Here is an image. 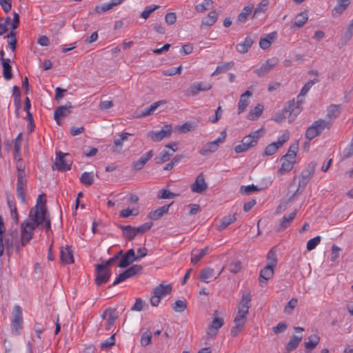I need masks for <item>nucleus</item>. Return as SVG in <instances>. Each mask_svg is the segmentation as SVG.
<instances>
[{
    "mask_svg": "<svg viewBox=\"0 0 353 353\" xmlns=\"http://www.w3.org/2000/svg\"><path fill=\"white\" fill-rule=\"evenodd\" d=\"M223 325V319L219 317H214L208 328L207 334L210 337L216 335L218 330Z\"/></svg>",
    "mask_w": 353,
    "mask_h": 353,
    "instance_id": "5701e85b",
    "label": "nucleus"
},
{
    "mask_svg": "<svg viewBox=\"0 0 353 353\" xmlns=\"http://www.w3.org/2000/svg\"><path fill=\"white\" fill-rule=\"evenodd\" d=\"M119 228L123 230V236L128 241H132L137 234L134 228L131 225H120Z\"/></svg>",
    "mask_w": 353,
    "mask_h": 353,
    "instance_id": "473e14b6",
    "label": "nucleus"
},
{
    "mask_svg": "<svg viewBox=\"0 0 353 353\" xmlns=\"http://www.w3.org/2000/svg\"><path fill=\"white\" fill-rule=\"evenodd\" d=\"M177 143H172L165 146L164 150L161 152L159 157L155 158L157 163H163L170 160V157L177 150Z\"/></svg>",
    "mask_w": 353,
    "mask_h": 353,
    "instance_id": "9d476101",
    "label": "nucleus"
},
{
    "mask_svg": "<svg viewBox=\"0 0 353 353\" xmlns=\"http://www.w3.org/2000/svg\"><path fill=\"white\" fill-rule=\"evenodd\" d=\"M182 66L179 65L177 68H171L163 72L165 76H173L175 74H180L181 72Z\"/></svg>",
    "mask_w": 353,
    "mask_h": 353,
    "instance_id": "338daca9",
    "label": "nucleus"
},
{
    "mask_svg": "<svg viewBox=\"0 0 353 353\" xmlns=\"http://www.w3.org/2000/svg\"><path fill=\"white\" fill-rule=\"evenodd\" d=\"M303 103L302 99H298L296 102L294 100L290 101L288 103L287 105L284 107L283 110L287 114L290 116L294 114L296 116L301 112L300 105Z\"/></svg>",
    "mask_w": 353,
    "mask_h": 353,
    "instance_id": "412c9836",
    "label": "nucleus"
},
{
    "mask_svg": "<svg viewBox=\"0 0 353 353\" xmlns=\"http://www.w3.org/2000/svg\"><path fill=\"white\" fill-rule=\"evenodd\" d=\"M8 205L10 210V216L12 219L15 223H17L19 221V216L15 203L12 201L8 199Z\"/></svg>",
    "mask_w": 353,
    "mask_h": 353,
    "instance_id": "6e6d98bb",
    "label": "nucleus"
},
{
    "mask_svg": "<svg viewBox=\"0 0 353 353\" xmlns=\"http://www.w3.org/2000/svg\"><path fill=\"white\" fill-rule=\"evenodd\" d=\"M80 181L87 186L91 185L94 182V174L88 172H83L80 177Z\"/></svg>",
    "mask_w": 353,
    "mask_h": 353,
    "instance_id": "a18cd8bd",
    "label": "nucleus"
},
{
    "mask_svg": "<svg viewBox=\"0 0 353 353\" xmlns=\"http://www.w3.org/2000/svg\"><path fill=\"white\" fill-rule=\"evenodd\" d=\"M159 8V6H150L145 8V10L141 12V17L143 19H148L150 15L155 11L157 9Z\"/></svg>",
    "mask_w": 353,
    "mask_h": 353,
    "instance_id": "0e129e2a",
    "label": "nucleus"
},
{
    "mask_svg": "<svg viewBox=\"0 0 353 353\" xmlns=\"http://www.w3.org/2000/svg\"><path fill=\"white\" fill-rule=\"evenodd\" d=\"M187 307V305L184 301L178 300L174 303L172 308L176 312H182Z\"/></svg>",
    "mask_w": 353,
    "mask_h": 353,
    "instance_id": "e2e57ef3",
    "label": "nucleus"
},
{
    "mask_svg": "<svg viewBox=\"0 0 353 353\" xmlns=\"http://www.w3.org/2000/svg\"><path fill=\"white\" fill-rule=\"evenodd\" d=\"M321 241V236H316L311 239H310L307 243V249L310 251L314 250Z\"/></svg>",
    "mask_w": 353,
    "mask_h": 353,
    "instance_id": "052dcab7",
    "label": "nucleus"
},
{
    "mask_svg": "<svg viewBox=\"0 0 353 353\" xmlns=\"http://www.w3.org/2000/svg\"><path fill=\"white\" fill-rule=\"evenodd\" d=\"M170 205H165L163 206H161L159 208H157L155 210L151 211L149 214V218L152 220H158L160 218H161L165 214L168 213L170 206Z\"/></svg>",
    "mask_w": 353,
    "mask_h": 353,
    "instance_id": "bb28decb",
    "label": "nucleus"
},
{
    "mask_svg": "<svg viewBox=\"0 0 353 353\" xmlns=\"http://www.w3.org/2000/svg\"><path fill=\"white\" fill-rule=\"evenodd\" d=\"M259 138V131H256L252 134H250L249 135L245 137L241 140V142L244 143L245 145L250 149L257 143Z\"/></svg>",
    "mask_w": 353,
    "mask_h": 353,
    "instance_id": "c756f323",
    "label": "nucleus"
},
{
    "mask_svg": "<svg viewBox=\"0 0 353 353\" xmlns=\"http://www.w3.org/2000/svg\"><path fill=\"white\" fill-rule=\"evenodd\" d=\"M43 196H44L43 194L39 195L38 196L37 200V205L34 208H32L30 210V214H29V218L32 217V214H35L36 212H38V213L39 214L41 209H43L45 211H47L46 208V201L44 199H43Z\"/></svg>",
    "mask_w": 353,
    "mask_h": 353,
    "instance_id": "f704fd0d",
    "label": "nucleus"
},
{
    "mask_svg": "<svg viewBox=\"0 0 353 353\" xmlns=\"http://www.w3.org/2000/svg\"><path fill=\"white\" fill-rule=\"evenodd\" d=\"M252 8V6H245L243 11L239 14L237 21L240 23L245 22L248 17L251 14Z\"/></svg>",
    "mask_w": 353,
    "mask_h": 353,
    "instance_id": "603ef678",
    "label": "nucleus"
},
{
    "mask_svg": "<svg viewBox=\"0 0 353 353\" xmlns=\"http://www.w3.org/2000/svg\"><path fill=\"white\" fill-rule=\"evenodd\" d=\"M252 300V296L250 292H244L241 296V301L238 306V310H241V313H245V312H249V309L250 308V302Z\"/></svg>",
    "mask_w": 353,
    "mask_h": 353,
    "instance_id": "393cba45",
    "label": "nucleus"
},
{
    "mask_svg": "<svg viewBox=\"0 0 353 353\" xmlns=\"http://www.w3.org/2000/svg\"><path fill=\"white\" fill-rule=\"evenodd\" d=\"M279 148L276 145V143L273 142L269 144L265 149L263 155L265 156H270L274 154Z\"/></svg>",
    "mask_w": 353,
    "mask_h": 353,
    "instance_id": "bf43d9fd",
    "label": "nucleus"
},
{
    "mask_svg": "<svg viewBox=\"0 0 353 353\" xmlns=\"http://www.w3.org/2000/svg\"><path fill=\"white\" fill-rule=\"evenodd\" d=\"M103 319H107V325L105 329L109 330L114 324L116 319H118V312L114 308L106 309L101 315Z\"/></svg>",
    "mask_w": 353,
    "mask_h": 353,
    "instance_id": "a211bd4d",
    "label": "nucleus"
},
{
    "mask_svg": "<svg viewBox=\"0 0 353 353\" xmlns=\"http://www.w3.org/2000/svg\"><path fill=\"white\" fill-rule=\"evenodd\" d=\"M212 88V85L206 82H194L190 85L187 90L189 96H196L201 91H208Z\"/></svg>",
    "mask_w": 353,
    "mask_h": 353,
    "instance_id": "4468645a",
    "label": "nucleus"
},
{
    "mask_svg": "<svg viewBox=\"0 0 353 353\" xmlns=\"http://www.w3.org/2000/svg\"><path fill=\"white\" fill-rule=\"evenodd\" d=\"M2 65L3 69V77L6 80H10L12 78V68L10 65V59L2 58Z\"/></svg>",
    "mask_w": 353,
    "mask_h": 353,
    "instance_id": "4c0bfd02",
    "label": "nucleus"
},
{
    "mask_svg": "<svg viewBox=\"0 0 353 353\" xmlns=\"http://www.w3.org/2000/svg\"><path fill=\"white\" fill-rule=\"evenodd\" d=\"M279 63V59L276 57H272L268 59L265 63H263L259 68L254 70V72L259 77H263L268 74L273 67Z\"/></svg>",
    "mask_w": 353,
    "mask_h": 353,
    "instance_id": "ddd939ff",
    "label": "nucleus"
},
{
    "mask_svg": "<svg viewBox=\"0 0 353 353\" xmlns=\"http://www.w3.org/2000/svg\"><path fill=\"white\" fill-rule=\"evenodd\" d=\"M72 108L71 103L68 102L67 105H61L56 109L54 112V119L58 125L61 124L60 119L66 117L72 112Z\"/></svg>",
    "mask_w": 353,
    "mask_h": 353,
    "instance_id": "f3484780",
    "label": "nucleus"
},
{
    "mask_svg": "<svg viewBox=\"0 0 353 353\" xmlns=\"http://www.w3.org/2000/svg\"><path fill=\"white\" fill-rule=\"evenodd\" d=\"M252 96V92L249 90H246L240 97V99L238 103V113L241 114L243 112L250 104L249 97Z\"/></svg>",
    "mask_w": 353,
    "mask_h": 353,
    "instance_id": "a878e982",
    "label": "nucleus"
},
{
    "mask_svg": "<svg viewBox=\"0 0 353 353\" xmlns=\"http://www.w3.org/2000/svg\"><path fill=\"white\" fill-rule=\"evenodd\" d=\"M152 339V333L150 331L148 330L143 332L141 337V343L143 346H147L151 342Z\"/></svg>",
    "mask_w": 353,
    "mask_h": 353,
    "instance_id": "680f3d73",
    "label": "nucleus"
},
{
    "mask_svg": "<svg viewBox=\"0 0 353 353\" xmlns=\"http://www.w3.org/2000/svg\"><path fill=\"white\" fill-rule=\"evenodd\" d=\"M297 210H295L288 215L284 216L280 222V227L283 229L287 228L295 218Z\"/></svg>",
    "mask_w": 353,
    "mask_h": 353,
    "instance_id": "58836bf2",
    "label": "nucleus"
},
{
    "mask_svg": "<svg viewBox=\"0 0 353 353\" xmlns=\"http://www.w3.org/2000/svg\"><path fill=\"white\" fill-rule=\"evenodd\" d=\"M132 134L128 132L122 133L120 135V138L115 139L114 141V145L116 147H119L120 148L123 146V143L128 139V136H132Z\"/></svg>",
    "mask_w": 353,
    "mask_h": 353,
    "instance_id": "13d9d810",
    "label": "nucleus"
},
{
    "mask_svg": "<svg viewBox=\"0 0 353 353\" xmlns=\"http://www.w3.org/2000/svg\"><path fill=\"white\" fill-rule=\"evenodd\" d=\"M69 158V154L63 153L61 151L57 152L54 162L57 170L60 172H65L70 170L72 163Z\"/></svg>",
    "mask_w": 353,
    "mask_h": 353,
    "instance_id": "6e6552de",
    "label": "nucleus"
},
{
    "mask_svg": "<svg viewBox=\"0 0 353 353\" xmlns=\"http://www.w3.org/2000/svg\"><path fill=\"white\" fill-rule=\"evenodd\" d=\"M129 278H131L130 274L128 273L126 270H125L116 278L115 281L113 282L112 285L115 286Z\"/></svg>",
    "mask_w": 353,
    "mask_h": 353,
    "instance_id": "69168bd1",
    "label": "nucleus"
},
{
    "mask_svg": "<svg viewBox=\"0 0 353 353\" xmlns=\"http://www.w3.org/2000/svg\"><path fill=\"white\" fill-rule=\"evenodd\" d=\"M172 126L170 125H164L161 130L150 131L148 136L150 137L152 141L158 142L165 138H168L172 134Z\"/></svg>",
    "mask_w": 353,
    "mask_h": 353,
    "instance_id": "9b49d317",
    "label": "nucleus"
},
{
    "mask_svg": "<svg viewBox=\"0 0 353 353\" xmlns=\"http://www.w3.org/2000/svg\"><path fill=\"white\" fill-rule=\"evenodd\" d=\"M233 66L234 62L232 61L222 63L216 67L215 71L212 73V75L223 73L231 69Z\"/></svg>",
    "mask_w": 353,
    "mask_h": 353,
    "instance_id": "49530a36",
    "label": "nucleus"
},
{
    "mask_svg": "<svg viewBox=\"0 0 353 353\" xmlns=\"http://www.w3.org/2000/svg\"><path fill=\"white\" fill-rule=\"evenodd\" d=\"M37 228V223H34L30 218L28 220L24 221L21 225V237L20 243L23 247L26 246L30 241L33 238L34 230Z\"/></svg>",
    "mask_w": 353,
    "mask_h": 353,
    "instance_id": "7ed1b4c3",
    "label": "nucleus"
},
{
    "mask_svg": "<svg viewBox=\"0 0 353 353\" xmlns=\"http://www.w3.org/2000/svg\"><path fill=\"white\" fill-rule=\"evenodd\" d=\"M353 35V19L351 21L350 23L348 25V27L345 32L343 36L341 37V41L343 44L347 43L352 38Z\"/></svg>",
    "mask_w": 353,
    "mask_h": 353,
    "instance_id": "09e8293b",
    "label": "nucleus"
},
{
    "mask_svg": "<svg viewBox=\"0 0 353 353\" xmlns=\"http://www.w3.org/2000/svg\"><path fill=\"white\" fill-rule=\"evenodd\" d=\"M217 18L216 11L210 12L207 17L203 19L201 24L205 26H211L216 23Z\"/></svg>",
    "mask_w": 353,
    "mask_h": 353,
    "instance_id": "ea45409f",
    "label": "nucleus"
},
{
    "mask_svg": "<svg viewBox=\"0 0 353 353\" xmlns=\"http://www.w3.org/2000/svg\"><path fill=\"white\" fill-rule=\"evenodd\" d=\"M214 271L213 269L210 268H206L201 270L199 279L205 283H208V279L214 277Z\"/></svg>",
    "mask_w": 353,
    "mask_h": 353,
    "instance_id": "79ce46f5",
    "label": "nucleus"
},
{
    "mask_svg": "<svg viewBox=\"0 0 353 353\" xmlns=\"http://www.w3.org/2000/svg\"><path fill=\"white\" fill-rule=\"evenodd\" d=\"M208 248L204 249L193 250L191 252V263L196 264L208 252Z\"/></svg>",
    "mask_w": 353,
    "mask_h": 353,
    "instance_id": "2f4dec72",
    "label": "nucleus"
},
{
    "mask_svg": "<svg viewBox=\"0 0 353 353\" xmlns=\"http://www.w3.org/2000/svg\"><path fill=\"white\" fill-rule=\"evenodd\" d=\"M23 323L22 310L19 305H14L12 311V328L18 332L21 329Z\"/></svg>",
    "mask_w": 353,
    "mask_h": 353,
    "instance_id": "2eb2a0df",
    "label": "nucleus"
},
{
    "mask_svg": "<svg viewBox=\"0 0 353 353\" xmlns=\"http://www.w3.org/2000/svg\"><path fill=\"white\" fill-rule=\"evenodd\" d=\"M171 290L172 286L170 284L164 285L161 283L153 289L152 296L150 298L151 305L154 307H157L159 304L161 299L167 294H169Z\"/></svg>",
    "mask_w": 353,
    "mask_h": 353,
    "instance_id": "423d86ee",
    "label": "nucleus"
},
{
    "mask_svg": "<svg viewBox=\"0 0 353 353\" xmlns=\"http://www.w3.org/2000/svg\"><path fill=\"white\" fill-rule=\"evenodd\" d=\"M263 110V105L261 104H258L253 109H252L248 114V119L250 120H256L258 119L262 114Z\"/></svg>",
    "mask_w": 353,
    "mask_h": 353,
    "instance_id": "a19ab883",
    "label": "nucleus"
},
{
    "mask_svg": "<svg viewBox=\"0 0 353 353\" xmlns=\"http://www.w3.org/2000/svg\"><path fill=\"white\" fill-rule=\"evenodd\" d=\"M27 181L25 176H17V198L21 200L22 203L26 202V189Z\"/></svg>",
    "mask_w": 353,
    "mask_h": 353,
    "instance_id": "dca6fc26",
    "label": "nucleus"
},
{
    "mask_svg": "<svg viewBox=\"0 0 353 353\" xmlns=\"http://www.w3.org/2000/svg\"><path fill=\"white\" fill-rule=\"evenodd\" d=\"M274 267L270 265H265L260 272L259 275V285L263 287L265 285V281L270 279L274 275Z\"/></svg>",
    "mask_w": 353,
    "mask_h": 353,
    "instance_id": "aec40b11",
    "label": "nucleus"
},
{
    "mask_svg": "<svg viewBox=\"0 0 353 353\" xmlns=\"http://www.w3.org/2000/svg\"><path fill=\"white\" fill-rule=\"evenodd\" d=\"M39 212V214L38 212L32 214V217L30 219L34 221V223H37V227H39L41 230L45 227L46 232L48 233L51 230V225L48 211L41 209Z\"/></svg>",
    "mask_w": 353,
    "mask_h": 353,
    "instance_id": "39448f33",
    "label": "nucleus"
},
{
    "mask_svg": "<svg viewBox=\"0 0 353 353\" xmlns=\"http://www.w3.org/2000/svg\"><path fill=\"white\" fill-rule=\"evenodd\" d=\"M308 19L307 13L306 11L302 12L298 14L296 17L294 22L293 23V27L301 28L307 22Z\"/></svg>",
    "mask_w": 353,
    "mask_h": 353,
    "instance_id": "e433bc0d",
    "label": "nucleus"
},
{
    "mask_svg": "<svg viewBox=\"0 0 353 353\" xmlns=\"http://www.w3.org/2000/svg\"><path fill=\"white\" fill-rule=\"evenodd\" d=\"M152 226V223L148 222V223H143V225H141L137 228H134V229L137 232V234H138L139 233L143 234V233L147 232L148 230H149Z\"/></svg>",
    "mask_w": 353,
    "mask_h": 353,
    "instance_id": "774afa93",
    "label": "nucleus"
},
{
    "mask_svg": "<svg viewBox=\"0 0 353 353\" xmlns=\"http://www.w3.org/2000/svg\"><path fill=\"white\" fill-rule=\"evenodd\" d=\"M2 239L4 250L6 249L8 256H10L14 250L17 252H20L22 246L21 245L19 233L17 230H8L2 235Z\"/></svg>",
    "mask_w": 353,
    "mask_h": 353,
    "instance_id": "f257e3e1",
    "label": "nucleus"
},
{
    "mask_svg": "<svg viewBox=\"0 0 353 353\" xmlns=\"http://www.w3.org/2000/svg\"><path fill=\"white\" fill-rule=\"evenodd\" d=\"M276 32H272L267 34L265 37L261 38L259 41L260 47L263 50L270 48L272 42L276 37Z\"/></svg>",
    "mask_w": 353,
    "mask_h": 353,
    "instance_id": "c9c22d12",
    "label": "nucleus"
},
{
    "mask_svg": "<svg viewBox=\"0 0 353 353\" xmlns=\"http://www.w3.org/2000/svg\"><path fill=\"white\" fill-rule=\"evenodd\" d=\"M152 156L153 150H151L143 154L137 161H134L132 165V168L134 170H141Z\"/></svg>",
    "mask_w": 353,
    "mask_h": 353,
    "instance_id": "b1692460",
    "label": "nucleus"
},
{
    "mask_svg": "<svg viewBox=\"0 0 353 353\" xmlns=\"http://www.w3.org/2000/svg\"><path fill=\"white\" fill-rule=\"evenodd\" d=\"M208 188L207 184L205 182V179L203 174H199L195 181L191 185V190L193 192L202 193Z\"/></svg>",
    "mask_w": 353,
    "mask_h": 353,
    "instance_id": "4be33fe9",
    "label": "nucleus"
},
{
    "mask_svg": "<svg viewBox=\"0 0 353 353\" xmlns=\"http://www.w3.org/2000/svg\"><path fill=\"white\" fill-rule=\"evenodd\" d=\"M225 138L226 132L225 131L221 132L220 136L216 140L205 143L200 150L199 153L201 155L205 156L216 152L218 150L220 144L224 142Z\"/></svg>",
    "mask_w": 353,
    "mask_h": 353,
    "instance_id": "0eeeda50",
    "label": "nucleus"
},
{
    "mask_svg": "<svg viewBox=\"0 0 353 353\" xmlns=\"http://www.w3.org/2000/svg\"><path fill=\"white\" fill-rule=\"evenodd\" d=\"M122 1H112L111 3H105L100 6H97L94 10V12L101 14L112 8L119 5Z\"/></svg>",
    "mask_w": 353,
    "mask_h": 353,
    "instance_id": "72a5a7b5",
    "label": "nucleus"
},
{
    "mask_svg": "<svg viewBox=\"0 0 353 353\" xmlns=\"http://www.w3.org/2000/svg\"><path fill=\"white\" fill-rule=\"evenodd\" d=\"M60 258L62 263L65 264H71L74 262L72 252L69 247L61 248Z\"/></svg>",
    "mask_w": 353,
    "mask_h": 353,
    "instance_id": "c85d7f7f",
    "label": "nucleus"
},
{
    "mask_svg": "<svg viewBox=\"0 0 353 353\" xmlns=\"http://www.w3.org/2000/svg\"><path fill=\"white\" fill-rule=\"evenodd\" d=\"M298 304V299L296 298L291 299L284 307V312L287 314H291L294 309Z\"/></svg>",
    "mask_w": 353,
    "mask_h": 353,
    "instance_id": "864d4df0",
    "label": "nucleus"
},
{
    "mask_svg": "<svg viewBox=\"0 0 353 353\" xmlns=\"http://www.w3.org/2000/svg\"><path fill=\"white\" fill-rule=\"evenodd\" d=\"M347 1H341V3H338L332 10V16L338 17L339 16L348 6L349 3H346Z\"/></svg>",
    "mask_w": 353,
    "mask_h": 353,
    "instance_id": "3c124183",
    "label": "nucleus"
},
{
    "mask_svg": "<svg viewBox=\"0 0 353 353\" xmlns=\"http://www.w3.org/2000/svg\"><path fill=\"white\" fill-rule=\"evenodd\" d=\"M96 267V278L95 283L97 286L101 285L102 283H107L110 276L111 272L108 266L104 264H97Z\"/></svg>",
    "mask_w": 353,
    "mask_h": 353,
    "instance_id": "1a4fd4ad",
    "label": "nucleus"
},
{
    "mask_svg": "<svg viewBox=\"0 0 353 353\" xmlns=\"http://www.w3.org/2000/svg\"><path fill=\"white\" fill-rule=\"evenodd\" d=\"M319 81V80L317 78H314L312 80H310L307 83H306L301 90V92L298 95L297 98L301 99L302 97L306 95V94L308 92V91L312 87V85Z\"/></svg>",
    "mask_w": 353,
    "mask_h": 353,
    "instance_id": "37998d69",
    "label": "nucleus"
},
{
    "mask_svg": "<svg viewBox=\"0 0 353 353\" xmlns=\"http://www.w3.org/2000/svg\"><path fill=\"white\" fill-rule=\"evenodd\" d=\"M297 149V145L290 146L287 154L281 158V166L277 172L278 175H283L292 170L295 163Z\"/></svg>",
    "mask_w": 353,
    "mask_h": 353,
    "instance_id": "f03ea898",
    "label": "nucleus"
},
{
    "mask_svg": "<svg viewBox=\"0 0 353 353\" xmlns=\"http://www.w3.org/2000/svg\"><path fill=\"white\" fill-rule=\"evenodd\" d=\"M277 264V256L276 253L274 250V248H272L268 253L267 255V264L266 265H270L272 267H276Z\"/></svg>",
    "mask_w": 353,
    "mask_h": 353,
    "instance_id": "de8ad7c7",
    "label": "nucleus"
},
{
    "mask_svg": "<svg viewBox=\"0 0 353 353\" xmlns=\"http://www.w3.org/2000/svg\"><path fill=\"white\" fill-rule=\"evenodd\" d=\"M241 310H238V312L234 320L235 325L231 329V334L233 336L238 335L239 332L243 329L247 321V315L248 312H245V313H241Z\"/></svg>",
    "mask_w": 353,
    "mask_h": 353,
    "instance_id": "f8f14e48",
    "label": "nucleus"
},
{
    "mask_svg": "<svg viewBox=\"0 0 353 353\" xmlns=\"http://www.w3.org/2000/svg\"><path fill=\"white\" fill-rule=\"evenodd\" d=\"M302 338H303L302 335H300V336L293 335L290 338L288 343H287L286 347H285L286 352L284 353H290L292 350H295L298 347L300 342L301 341Z\"/></svg>",
    "mask_w": 353,
    "mask_h": 353,
    "instance_id": "7c9ffc66",
    "label": "nucleus"
},
{
    "mask_svg": "<svg viewBox=\"0 0 353 353\" xmlns=\"http://www.w3.org/2000/svg\"><path fill=\"white\" fill-rule=\"evenodd\" d=\"M253 43V39L250 36H248L243 42L236 45V49L239 53L245 54L251 48Z\"/></svg>",
    "mask_w": 353,
    "mask_h": 353,
    "instance_id": "cd10ccee",
    "label": "nucleus"
},
{
    "mask_svg": "<svg viewBox=\"0 0 353 353\" xmlns=\"http://www.w3.org/2000/svg\"><path fill=\"white\" fill-rule=\"evenodd\" d=\"M319 343V337L317 335L310 336L308 341L305 343V347L307 350H313Z\"/></svg>",
    "mask_w": 353,
    "mask_h": 353,
    "instance_id": "8fccbe9b",
    "label": "nucleus"
},
{
    "mask_svg": "<svg viewBox=\"0 0 353 353\" xmlns=\"http://www.w3.org/2000/svg\"><path fill=\"white\" fill-rule=\"evenodd\" d=\"M126 271L130 274V277H134L141 274L143 271V267L141 265L136 264L130 267L126 270Z\"/></svg>",
    "mask_w": 353,
    "mask_h": 353,
    "instance_id": "5fc2aeb1",
    "label": "nucleus"
},
{
    "mask_svg": "<svg viewBox=\"0 0 353 353\" xmlns=\"http://www.w3.org/2000/svg\"><path fill=\"white\" fill-rule=\"evenodd\" d=\"M236 220V214H234L232 215H229L228 216H225L221 219V224L218 226L219 230H223L225 229L229 225L235 221Z\"/></svg>",
    "mask_w": 353,
    "mask_h": 353,
    "instance_id": "c03bdc74",
    "label": "nucleus"
},
{
    "mask_svg": "<svg viewBox=\"0 0 353 353\" xmlns=\"http://www.w3.org/2000/svg\"><path fill=\"white\" fill-rule=\"evenodd\" d=\"M134 261H137L135 252L133 249H130L124 255H122L118 266L120 268H125L131 265Z\"/></svg>",
    "mask_w": 353,
    "mask_h": 353,
    "instance_id": "6ab92c4d",
    "label": "nucleus"
},
{
    "mask_svg": "<svg viewBox=\"0 0 353 353\" xmlns=\"http://www.w3.org/2000/svg\"><path fill=\"white\" fill-rule=\"evenodd\" d=\"M5 233V226L3 218L0 215V257L3 256L4 252V245L3 243L2 235H3Z\"/></svg>",
    "mask_w": 353,
    "mask_h": 353,
    "instance_id": "4d7b16f0",
    "label": "nucleus"
},
{
    "mask_svg": "<svg viewBox=\"0 0 353 353\" xmlns=\"http://www.w3.org/2000/svg\"><path fill=\"white\" fill-rule=\"evenodd\" d=\"M329 121L323 119L315 121L312 125L307 128L305 132V139L310 141L314 138L319 136L325 128H330Z\"/></svg>",
    "mask_w": 353,
    "mask_h": 353,
    "instance_id": "20e7f679",
    "label": "nucleus"
}]
</instances>
